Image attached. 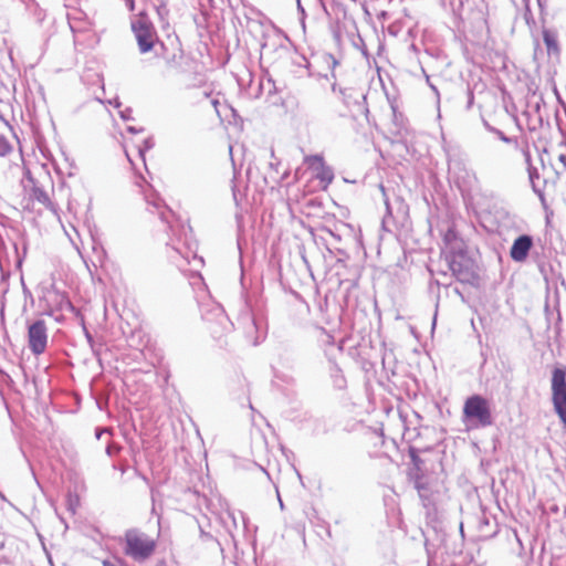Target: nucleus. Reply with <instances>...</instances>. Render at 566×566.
<instances>
[{"instance_id":"nucleus-1","label":"nucleus","mask_w":566,"mask_h":566,"mask_svg":"<svg viewBox=\"0 0 566 566\" xmlns=\"http://www.w3.org/2000/svg\"><path fill=\"white\" fill-rule=\"evenodd\" d=\"M462 417L468 429L492 426L493 416L490 401L481 395L468 397L463 403Z\"/></svg>"},{"instance_id":"nucleus-2","label":"nucleus","mask_w":566,"mask_h":566,"mask_svg":"<svg viewBox=\"0 0 566 566\" xmlns=\"http://www.w3.org/2000/svg\"><path fill=\"white\" fill-rule=\"evenodd\" d=\"M125 548L127 556L135 560H145L156 551L157 541L139 530H129L125 533Z\"/></svg>"},{"instance_id":"nucleus-3","label":"nucleus","mask_w":566,"mask_h":566,"mask_svg":"<svg viewBox=\"0 0 566 566\" xmlns=\"http://www.w3.org/2000/svg\"><path fill=\"white\" fill-rule=\"evenodd\" d=\"M303 164L306 166V169L297 168L295 171V179L301 180L306 171L311 172V177L318 181L319 190H327L329 185L334 180V171L326 164L324 157L322 155H308L303 159Z\"/></svg>"},{"instance_id":"nucleus-4","label":"nucleus","mask_w":566,"mask_h":566,"mask_svg":"<svg viewBox=\"0 0 566 566\" xmlns=\"http://www.w3.org/2000/svg\"><path fill=\"white\" fill-rule=\"evenodd\" d=\"M132 30L136 36L140 52L146 53L153 50L157 33L146 12L138 13L132 21Z\"/></svg>"},{"instance_id":"nucleus-5","label":"nucleus","mask_w":566,"mask_h":566,"mask_svg":"<svg viewBox=\"0 0 566 566\" xmlns=\"http://www.w3.org/2000/svg\"><path fill=\"white\" fill-rule=\"evenodd\" d=\"M552 402L554 411L566 428V368L557 367L552 373Z\"/></svg>"},{"instance_id":"nucleus-6","label":"nucleus","mask_w":566,"mask_h":566,"mask_svg":"<svg viewBox=\"0 0 566 566\" xmlns=\"http://www.w3.org/2000/svg\"><path fill=\"white\" fill-rule=\"evenodd\" d=\"M28 344L34 355L45 352L48 345V327L43 319H36L28 326Z\"/></svg>"},{"instance_id":"nucleus-7","label":"nucleus","mask_w":566,"mask_h":566,"mask_svg":"<svg viewBox=\"0 0 566 566\" xmlns=\"http://www.w3.org/2000/svg\"><path fill=\"white\" fill-rule=\"evenodd\" d=\"M123 147L128 160L133 164L134 158L144 160V154L149 148L146 137L143 134L130 132L124 137Z\"/></svg>"},{"instance_id":"nucleus-8","label":"nucleus","mask_w":566,"mask_h":566,"mask_svg":"<svg viewBox=\"0 0 566 566\" xmlns=\"http://www.w3.org/2000/svg\"><path fill=\"white\" fill-rule=\"evenodd\" d=\"M533 248V239L527 234L516 238L511 247L510 256L515 262H524L531 249Z\"/></svg>"},{"instance_id":"nucleus-9","label":"nucleus","mask_w":566,"mask_h":566,"mask_svg":"<svg viewBox=\"0 0 566 566\" xmlns=\"http://www.w3.org/2000/svg\"><path fill=\"white\" fill-rule=\"evenodd\" d=\"M14 135L11 126L6 120H0V158H10L14 155V146L12 144Z\"/></svg>"},{"instance_id":"nucleus-10","label":"nucleus","mask_w":566,"mask_h":566,"mask_svg":"<svg viewBox=\"0 0 566 566\" xmlns=\"http://www.w3.org/2000/svg\"><path fill=\"white\" fill-rule=\"evenodd\" d=\"M209 323H216L208 325V332L213 338H221L223 335V331L228 325V319L222 312H217L211 314V318H207Z\"/></svg>"},{"instance_id":"nucleus-11","label":"nucleus","mask_w":566,"mask_h":566,"mask_svg":"<svg viewBox=\"0 0 566 566\" xmlns=\"http://www.w3.org/2000/svg\"><path fill=\"white\" fill-rule=\"evenodd\" d=\"M32 197H33L38 202H40L41 205H43L45 208L53 210V203H52V201H51V197H50V195H49L45 190H43L42 188L34 186V187L32 188Z\"/></svg>"},{"instance_id":"nucleus-12","label":"nucleus","mask_w":566,"mask_h":566,"mask_svg":"<svg viewBox=\"0 0 566 566\" xmlns=\"http://www.w3.org/2000/svg\"><path fill=\"white\" fill-rule=\"evenodd\" d=\"M543 40H544V43H545L548 54H558L559 53L558 41L554 33H552L549 31H544Z\"/></svg>"},{"instance_id":"nucleus-13","label":"nucleus","mask_w":566,"mask_h":566,"mask_svg":"<svg viewBox=\"0 0 566 566\" xmlns=\"http://www.w3.org/2000/svg\"><path fill=\"white\" fill-rule=\"evenodd\" d=\"M336 375H335V380H336V386L338 389H344L346 388V378L345 376L343 375L342 370L339 368H336Z\"/></svg>"},{"instance_id":"nucleus-14","label":"nucleus","mask_w":566,"mask_h":566,"mask_svg":"<svg viewBox=\"0 0 566 566\" xmlns=\"http://www.w3.org/2000/svg\"><path fill=\"white\" fill-rule=\"evenodd\" d=\"M559 159L564 164V166L566 167V156L565 155H560Z\"/></svg>"},{"instance_id":"nucleus-15","label":"nucleus","mask_w":566,"mask_h":566,"mask_svg":"<svg viewBox=\"0 0 566 566\" xmlns=\"http://www.w3.org/2000/svg\"><path fill=\"white\" fill-rule=\"evenodd\" d=\"M103 565H104V566H116L115 564H113V563H111V562H108V560H105V562L103 563Z\"/></svg>"}]
</instances>
